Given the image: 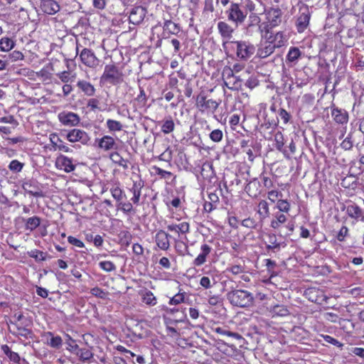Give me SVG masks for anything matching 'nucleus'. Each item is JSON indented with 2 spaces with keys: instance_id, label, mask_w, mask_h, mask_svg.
Returning a JSON list of instances; mask_svg holds the SVG:
<instances>
[{
  "instance_id": "f257e3e1",
  "label": "nucleus",
  "mask_w": 364,
  "mask_h": 364,
  "mask_svg": "<svg viewBox=\"0 0 364 364\" xmlns=\"http://www.w3.org/2000/svg\"><path fill=\"white\" fill-rule=\"evenodd\" d=\"M223 48L228 57L242 61H247L255 51V46L248 41L225 42Z\"/></svg>"
},
{
  "instance_id": "f03ea898",
  "label": "nucleus",
  "mask_w": 364,
  "mask_h": 364,
  "mask_svg": "<svg viewBox=\"0 0 364 364\" xmlns=\"http://www.w3.org/2000/svg\"><path fill=\"white\" fill-rule=\"evenodd\" d=\"M100 81L112 85H121L124 82L123 67H119L114 63L106 65L100 77Z\"/></svg>"
},
{
  "instance_id": "7ed1b4c3",
  "label": "nucleus",
  "mask_w": 364,
  "mask_h": 364,
  "mask_svg": "<svg viewBox=\"0 0 364 364\" xmlns=\"http://www.w3.org/2000/svg\"><path fill=\"white\" fill-rule=\"evenodd\" d=\"M221 104V100L208 98L204 92L199 93L196 97L195 106L202 114H213Z\"/></svg>"
},
{
  "instance_id": "20e7f679",
  "label": "nucleus",
  "mask_w": 364,
  "mask_h": 364,
  "mask_svg": "<svg viewBox=\"0 0 364 364\" xmlns=\"http://www.w3.org/2000/svg\"><path fill=\"white\" fill-rule=\"evenodd\" d=\"M227 298L233 306L245 308L252 305L254 296L247 290L234 289L227 294Z\"/></svg>"
},
{
  "instance_id": "39448f33",
  "label": "nucleus",
  "mask_w": 364,
  "mask_h": 364,
  "mask_svg": "<svg viewBox=\"0 0 364 364\" xmlns=\"http://www.w3.org/2000/svg\"><path fill=\"white\" fill-rule=\"evenodd\" d=\"M299 14L295 21V26L298 33L304 32L309 26L311 14L309 6L302 2L298 3Z\"/></svg>"
},
{
  "instance_id": "423d86ee",
  "label": "nucleus",
  "mask_w": 364,
  "mask_h": 364,
  "mask_svg": "<svg viewBox=\"0 0 364 364\" xmlns=\"http://www.w3.org/2000/svg\"><path fill=\"white\" fill-rule=\"evenodd\" d=\"M225 14H227L228 20L235 23L236 27L244 23L247 15V12L242 11L237 3H231Z\"/></svg>"
},
{
  "instance_id": "0eeeda50",
  "label": "nucleus",
  "mask_w": 364,
  "mask_h": 364,
  "mask_svg": "<svg viewBox=\"0 0 364 364\" xmlns=\"http://www.w3.org/2000/svg\"><path fill=\"white\" fill-rule=\"evenodd\" d=\"M186 319V314L183 311H181V316H178V318L164 316L167 334L173 338L179 337L181 336V330L177 327V324L178 323L185 322Z\"/></svg>"
},
{
  "instance_id": "6e6552de",
  "label": "nucleus",
  "mask_w": 364,
  "mask_h": 364,
  "mask_svg": "<svg viewBox=\"0 0 364 364\" xmlns=\"http://www.w3.org/2000/svg\"><path fill=\"white\" fill-rule=\"evenodd\" d=\"M22 188L26 193L36 198H43L45 196L40 183L36 179L31 178L23 181Z\"/></svg>"
},
{
  "instance_id": "1a4fd4ad",
  "label": "nucleus",
  "mask_w": 364,
  "mask_h": 364,
  "mask_svg": "<svg viewBox=\"0 0 364 364\" xmlns=\"http://www.w3.org/2000/svg\"><path fill=\"white\" fill-rule=\"evenodd\" d=\"M80 59L83 65L90 68H96L100 63V60L95 53L91 49L86 48L81 50Z\"/></svg>"
},
{
  "instance_id": "9d476101",
  "label": "nucleus",
  "mask_w": 364,
  "mask_h": 364,
  "mask_svg": "<svg viewBox=\"0 0 364 364\" xmlns=\"http://www.w3.org/2000/svg\"><path fill=\"white\" fill-rule=\"evenodd\" d=\"M49 140L50 145L45 146V148L48 149L49 151H55L58 150L65 153L72 152V149L64 143V141L60 138L57 133L53 132L50 134Z\"/></svg>"
},
{
  "instance_id": "9b49d317",
  "label": "nucleus",
  "mask_w": 364,
  "mask_h": 364,
  "mask_svg": "<svg viewBox=\"0 0 364 364\" xmlns=\"http://www.w3.org/2000/svg\"><path fill=\"white\" fill-rule=\"evenodd\" d=\"M218 33L222 39V47L225 43L231 42L235 33V28L232 27L228 23L224 21H220L217 24Z\"/></svg>"
},
{
  "instance_id": "f8f14e48",
  "label": "nucleus",
  "mask_w": 364,
  "mask_h": 364,
  "mask_svg": "<svg viewBox=\"0 0 364 364\" xmlns=\"http://www.w3.org/2000/svg\"><path fill=\"white\" fill-rule=\"evenodd\" d=\"M304 296L309 301L318 304H322L328 299L325 292L316 287L307 288L304 291Z\"/></svg>"
},
{
  "instance_id": "ddd939ff",
  "label": "nucleus",
  "mask_w": 364,
  "mask_h": 364,
  "mask_svg": "<svg viewBox=\"0 0 364 364\" xmlns=\"http://www.w3.org/2000/svg\"><path fill=\"white\" fill-rule=\"evenodd\" d=\"M59 122L66 127H75L80 122V116L73 112L63 111L58 114Z\"/></svg>"
},
{
  "instance_id": "4468645a",
  "label": "nucleus",
  "mask_w": 364,
  "mask_h": 364,
  "mask_svg": "<svg viewBox=\"0 0 364 364\" xmlns=\"http://www.w3.org/2000/svg\"><path fill=\"white\" fill-rule=\"evenodd\" d=\"M95 144L100 150L106 152L117 149L115 139L109 135H104L101 138L95 139Z\"/></svg>"
},
{
  "instance_id": "2eb2a0df",
  "label": "nucleus",
  "mask_w": 364,
  "mask_h": 364,
  "mask_svg": "<svg viewBox=\"0 0 364 364\" xmlns=\"http://www.w3.org/2000/svg\"><path fill=\"white\" fill-rule=\"evenodd\" d=\"M144 181L139 176L137 180L132 181V185L129 188V191L132 194L131 201L136 205H139L141 191L144 187Z\"/></svg>"
},
{
  "instance_id": "dca6fc26",
  "label": "nucleus",
  "mask_w": 364,
  "mask_h": 364,
  "mask_svg": "<svg viewBox=\"0 0 364 364\" xmlns=\"http://www.w3.org/2000/svg\"><path fill=\"white\" fill-rule=\"evenodd\" d=\"M213 251V248L206 242H203L200 246V252L197 257L193 260L192 264L194 267H201L208 260L210 255Z\"/></svg>"
},
{
  "instance_id": "f3484780",
  "label": "nucleus",
  "mask_w": 364,
  "mask_h": 364,
  "mask_svg": "<svg viewBox=\"0 0 364 364\" xmlns=\"http://www.w3.org/2000/svg\"><path fill=\"white\" fill-rule=\"evenodd\" d=\"M65 137L71 143L81 142L83 144H86L90 139L85 131L79 129L70 130Z\"/></svg>"
},
{
  "instance_id": "a211bd4d",
  "label": "nucleus",
  "mask_w": 364,
  "mask_h": 364,
  "mask_svg": "<svg viewBox=\"0 0 364 364\" xmlns=\"http://www.w3.org/2000/svg\"><path fill=\"white\" fill-rule=\"evenodd\" d=\"M55 165L58 169L63 171L65 173H70L75 168V165L73 164V159L63 154H60L57 156Z\"/></svg>"
},
{
  "instance_id": "6ab92c4d",
  "label": "nucleus",
  "mask_w": 364,
  "mask_h": 364,
  "mask_svg": "<svg viewBox=\"0 0 364 364\" xmlns=\"http://www.w3.org/2000/svg\"><path fill=\"white\" fill-rule=\"evenodd\" d=\"M331 114L333 121L338 124H347L349 119L348 112L334 105L331 107Z\"/></svg>"
},
{
  "instance_id": "aec40b11",
  "label": "nucleus",
  "mask_w": 364,
  "mask_h": 364,
  "mask_svg": "<svg viewBox=\"0 0 364 364\" xmlns=\"http://www.w3.org/2000/svg\"><path fill=\"white\" fill-rule=\"evenodd\" d=\"M170 235L163 230L156 232L154 236V241L158 248L167 251L170 247Z\"/></svg>"
},
{
  "instance_id": "412c9836",
  "label": "nucleus",
  "mask_w": 364,
  "mask_h": 364,
  "mask_svg": "<svg viewBox=\"0 0 364 364\" xmlns=\"http://www.w3.org/2000/svg\"><path fill=\"white\" fill-rule=\"evenodd\" d=\"M146 14V10L142 6H135L129 14V22L138 25L143 21Z\"/></svg>"
},
{
  "instance_id": "4be33fe9",
  "label": "nucleus",
  "mask_w": 364,
  "mask_h": 364,
  "mask_svg": "<svg viewBox=\"0 0 364 364\" xmlns=\"http://www.w3.org/2000/svg\"><path fill=\"white\" fill-rule=\"evenodd\" d=\"M275 50V46L273 42L269 40L264 43H261L257 50V57L259 58H266L270 56Z\"/></svg>"
},
{
  "instance_id": "5701e85b",
  "label": "nucleus",
  "mask_w": 364,
  "mask_h": 364,
  "mask_svg": "<svg viewBox=\"0 0 364 364\" xmlns=\"http://www.w3.org/2000/svg\"><path fill=\"white\" fill-rule=\"evenodd\" d=\"M282 15V10L279 8L271 9L268 11L267 18L271 28L278 26L281 23Z\"/></svg>"
},
{
  "instance_id": "b1692460",
  "label": "nucleus",
  "mask_w": 364,
  "mask_h": 364,
  "mask_svg": "<svg viewBox=\"0 0 364 364\" xmlns=\"http://www.w3.org/2000/svg\"><path fill=\"white\" fill-rule=\"evenodd\" d=\"M166 228L170 232H174L180 237L182 235H186L190 232V224L188 222L183 221L178 224L171 223L166 226Z\"/></svg>"
},
{
  "instance_id": "393cba45",
  "label": "nucleus",
  "mask_w": 364,
  "mask_h": 364,
  "mask_svg": "<svg viewBox=\"0 0 364 364\" xmlns=\"http://www.w3.org/2000/svg\"><path fill=\"white\" fill-rule=\"evenodd\" d=\"M41 9L44 13L53 15L60 10V6L54 0H41Z\"/></svg>"
},
{
  "instance_id": "a878e982",
  "label": "nucleus",
  "mask_w": 364,
  "mask_h": 364,
  "mask_svg": "<svg viewBox=\"0 0 364 364\" xmlns=\"http://www.w3.org/2000/svg\"><path fill=\"white\" fill-rule=\"evenodd\" d=\"M269 312L272 318L285 317L290 314L289 309L284 304H276L270 306Z\"/></svg>"
},
{
  "instance_id": "bb28decb",
  "label": "nucleus",
  "mask_w": 364,
  "mask_h": 364,
  "mask_svg": "<svg viewBox=\"0 0 364 364\" xmlns=\"http://www.w3.org/2000/svg\"><path fill=\"white\" fill-rule=\"evenodd\" d=\"M76 85L86 96L92 97L95 94L96 89L95 86L87 80H80L77 82Z\"/></svg>"
},
{
  "instance_id": "cd10ccee",
  "label": "nucleus",
  "mask_w": 364,
  "mask_h": 364,
  "mask_svg": "<svg viewBox=\"0 0 364 364\" xmlns=\"http://www.w3.org/2000/svg\"><path fill=\"white\" fill-rule=\"evenodd\" d=\"M287 216L284 213H275L270 222V227L274 230H279L284 224L287 222Z\"/></svg>"
},
{
  "instance_id": "c85d7f7f",
  "label": "nucleus",
  "mask_w": 364,
  "mask_h": 364,
  "mask_svg": "<svg viewBox=\"0 0 364 364\" xmlns=\"http://www.w3.org/2000/svg\"><path fill=\"white\" fill-rule=\"evenodd\" d=\"M235 77L233 70L230 66L224 67L222 72V78L224 81V84L229 89L232 90L234 88L235 82L232 83V79Z\"/></svg>"
},
{
  "instance_id": "c756f323",
  "label": "nucleus",
  "mask_w": 364,
  "mask_h": 364,
  "mask_svg": "<svg viewBox=\"0 0 364 364\" xmlns=\"http://www.w3.org/2000/svg\"><path fill=\"white\" fill-rule=\"evenodd\" d=\"M26 322L27 325H26V326H23V328L21 327L18 328V329H16V333H15V334L18 336L23 337L26 339H33L34 337V333L31 330L33 321L32 320H26Z\"/></svg>"
},
{
  "instance_id": "7c9ffc66",
  "label": "nucleus",
  "mask_w": 364,
  "mask_h": 364,
  "mask_svg": "<svg viewBox=\"0 0 364 364\" xmlns=\"http://www.w3.org/2000/svg\"><path fill=\"white\" fill-rule=\"evenodd\" d=\"M109 192L112 198L115 200L116 204L121 200L126 199L127 196L124 191L120 187V184L117 183L112 186L109 188Z\"/></svg>"
},
{
  "instance_id": "2f4dec72",
  "label": "nucleus",
  "mask_w": 364,
  "mask_h": 364,
  "mask_svg": "<svg viewBox=\"0 0 364 364\" xmlns=\"http://www.w3.org/2000/svg\"><path fill=\"white\" fill-rule=\"evenodd\" d=\"M79 360L82 363H90L91 360L94 357V354L92 352L91 349L87 348H80L75 353Z\"/></svg>"
},
{
  "instance_id": "473e14b6",
  "label": "nucleus",
  "mask_w": 364,
  "mask_h": 364,
  "mask_svg": "<svg viewBox=\"0 0 364 364\" xmlns=\"http://www.w3.org/2000/svg\"><path fill=\"white\" fill-rule=\"evenodd\" d=\"M346 213L349 218L355 220H358L363 215L362 208L355 203L347 206Z\"/></svg>"
},
{
  "instance_id": "72a5a7b5",
  "label": "nucleus",
  "mask_w": 364,
  "mask_h": 364,
  "mask_svg": "<svg viewBox=\"0 0 364 364\" xmlns=\"http://www.w3.org/2000/svg\"><path fill=\"white\" fill-rule=\"evenodd\" d=\"M134 203L131 201L124 202L121 200L116 204V206L119 210L122 212L126 215H133L136 213L135 208H134Z\"/></svg>"
},
{
  "instance_id": "f704fd0d",
  "label": "nucleus",
  "mask_w": 364,
  "mask_h": 364,
  "mask_svg": "<svg viewBox=\"0 0 364 364\" xmlns=\"http://www.w3.org/2000/svg\"><path fill=\"white\" fill-rule=\"evenodd\" d=\"M164 32L168 34L178 36L181 32V27L178 23L173 22L171 20H165L163 25Z\"/></svg>"
},
{
  "instance_id": "c9c22d12",
  "label": "nucleus",
  "mask_w": 364,
  "mask_h": 364,
  "mask_svg": "<svg viewBox=\"0 0 364 364\" xmlns=\"http://www.w3.org/2000/svg\"><path fill=\"white\" fill-rule=\"evenodd\" d=\"M272 36H270L268 40L270 42H273V45L275 46V48H281L287 42V38L284 31H279L274 34L273 38L271 40Z\"/></svg>"
},
{
  "instance_id": "e433bc0d",
  "label": "nucleus",
  "mask_w": 364,
  "mask_h": 364,
  "mask_svg": "<svg viewBox=\"0 0 364 364\" xmlns=\"http://www.w3.org/2000/svg\"><path fill=\"white\" fill-rule=\"evenodd\" d=\"M267 241L265 242L267 250H279L281 243L277 241V235L274 233H269L266 235Z\"/></svg>"
},
{
  "instance_id": "4c0bfd02",
  "label": "nucleus",
  "mask_w": 364,
  "mask_h": 364,
  "mask_svg": "<svg viewBox=\"0 0 364 364\" xmlns=\"http://www.w3.org/2000/svg\"><path fill=\"white\" fill-rule=\"evenodd\" d=\"M1 351L8 357L10 361L19 364L21 358L18 353L14 352L11 350V348L6 345H2L1 346Z\"/></svg>"
},
{
  "instance_id": "58836bf2",
  "label": "nucleus",
  "mask_w": 364,
  "mask_h": 364,
  "mask_svg": "<svg viewBox=\"0 0 364 364\" xmlns=\"http://www.w3.org/2000/svg\"><path fill=\"white\" fill-rule=\"evenodd\" d=\"M175 129V123L172 119L171 116H168L166 117L163 122L161 127V131L165 134H168L171 133Z\"/></svg>"
},
{
  "instance_id": "ea45409f",
  "label": "nucleus",
  "mask_w": 364,
  "mask_h": 364,
  "mask_svg": "<svg viewBox=\"0 0 364 364\" xmlns=\"http://www.w3.org/2000/svg\"><path fill=\"white\" fill-rule=\"evenodd\" d=\"M16 46V41L9 37H2L0 39V50L2 52H9Z\"/></svg>"
},
{
  "instance_id": "a19ab883",
  "label": "nucleus",
  "mask_w": 364,
  "mask_h": 364,
  "mask_svg": "<svg viewBox=\"0 0 364 364\" xmlns=\"http://www.w3.org/2000/svg\"><path fill=\"white\" fill-rule=\"evenodd\" d=\"M41 219L38 216H32L25 220V229L31 232L40 226Z\"/></svg>"
},
{
  "instance_id": "79ce46f5",
  "label": "nucleus",
  "mask_w": 364,
  "mask_h": 364,
  "mask_svg": "<svg viewBox=\"0 0 364 364\" xmlns=\"http://www.w3.org/2000/svg\"><path fill=\"white\" fill-rule=\"evenodd\" d=\"M257 212L262 220L269 216V204L265 200H262L259 202Z\"/></svg>"
},
{
  "instance_id": "37998d69",
  "label": "nucleus",
  "mask_w": 364,
  "mask_h": 364,
  "mask_svg": "<svg viewBox=\"0 0 364 364\" xmlns=\"http://www.w3.org/2000/svg\"><path fill=\"white\" fill-rule=\"evenodd\" d=\"M200 174L204 179L210 178L214 175L213 164L205 161L202 164Z\"/></svg>"
},
{
  "instance_id": "c03bdc74",
  "label": "nucleus",
  "mask_w": 364,
  "mask_h": 364,
  "mask_svg": "<svg viewBox=\"0 0 364 364\" xmlns=\"http://www.w3.org/2000/svg\"><path fill=\"white\" fill-rule=\"evenodd\" d=\"M212 331L215 333L220 334V335L232 337L236 340L242 339V336L240 333H238L237 332H232V331L225 330L222 327H219V326L213 327Z\"/></svg>"
},
{
  "instance_id": "a18cd8bd",
  "label": "nucleus",
  "mask_w": 364,
  "mask_h": 364,
  "mask_svg": "<svg viewBox=\"0 0 364 364\" xmlns=\"http://www.w3.org/2000/svg\"><path fill=\"white\" fill-rule=\"evenodd\" d=\"M56 76L63 83L72 82L76 78V73H72L69 70H64L59 72L56 74Z\"/></svg>"
},
{
  "instance_id": "49530a36",
  "label": "nucleus",
  "mask_w": 364,
  "mask_h": 364,
  "mask_svg": "<svg viewBox=\"0 0 364 364\" xmlns=\"http://www.w3.org/2000/svg\"><path fill=\"white\" fill-rule=\"evenodd\" d=\"M119 243L128 247L132 242V235L128 230H121L118 234Z\"/></svg>"
},
{
  "instance_id": "de8ad7c7",
  "label": "nucleus",
  "mask_w": 364,
  "mask_h": 364,
  "mask_svg": "<svg viewBox=\"0 0 364 364\" xmlns=\"http://www.w3.org/2000/svg\"><path fill=\"white\" fill-rule=\"evenodd\" d=\"M148 97L146 95L144 90L139 87V94L135 97L134 102L139 108H144L146 106Z\"/></svg>"
},
{
  "instance_id": "09e8293b",
  "label": "nucleus",
  "mask_w": 364,
  "mask_h": 364,
  "mask_svg": "<svg viewBox=\"0 0 364 364\" xmlns=\"http://www.w3.org/2000/svg\"><path fill=\"white\" fill-rule=\"evenodd\" d=\"M301 55V53L299 48L291 47L287 55V61L293 63L297 60Z\"/></svg>"
},
{
  "instance_id": "8fccbe9b",
  "label": "nucleus",
  "mask_w": 364,
  "mask_h": 364,
  "mask_svg": "<svg viewBox=\"0 0 364 364\" xmlns=\"http://www.w3.org/2000/svg\"><path fill=\"white\" fill-rule=\"evenodd\" d=\"M106 126L109 132H120L123 129L122 124L119 121L112 119L107 120Z\"/></svg>"
},
{
  "instance_id": "3c124183",
  "label": "nucleus",
  "mask_w": 364,
  "mask_h": 364,
  "mask_svg": "<svg viewBox=\"0 0 364 364\" xmlns=\"http://www.w3.org/2000/svg\"><path fill=\"white\" fill-rule=\"evenodd\" d=\"M276 208L279 213L287 214L291 210V203L287 199H279L277 201Z\"/></svg>"
},
{
  "instance_id": "603ef678",
  "label": "nucleus",
  "mask_w": 364,
  "mask_h": 364,
  "mask_svg": "<svg viewBox=\"0 0 364 364\" xmlns=\"http://www.w3.org/2000/svg\"><path fill=\"white\" fill-rule=\"evenodd\" d=\"M274 141L275 142V148L278 151H282L284 146V137L282 132L278 131L275 133L274 135Z\"/></svg>"
},
{
  "instance_id": "864d4df0",
  "label": "nucleus",
  "mask_w": 364,
  "mask_h": 364,
  "mask_svg": "<svg viewBox=\"0 0 364 364\" xmlns=\"http://www.w3.org/2000/svg\"><path fill=\"white\" fill-rule=\"evenodd\" d=\"M240 225L242 227L251 230L257 228L258 223L254 218L248 217L241 220Z\"/></svg>"
},
{
  "instance_id": "5fc2aeb1",
  "label": "nucleus",
  "mask_w": 364,
  "mask_h": 364,
  "mask_svg": "<svg viewBox=\"0 0 364 364\" xmlns=\"http://www.w3.org/2000/svg\"><path fill=\"white\" fill-rule=\"evenodd\" d=\"M111 159L118 164L119 166L123 167L124 169L128 168V161L124 159L117 152L112 153L110 155Z\"/></svg>"
},
{
  "instance_id": "6e6d98bb",
  "label": "nucleus",
  "mask_w": 364,
  "mask_h": 364,
  "mask_svg": "<svg viewBox=\"0 0 364 364\" xmlns=\"http://www.w3.org/2000/svg\"><path fill=\"white\" fill-rule=\"evenodd\" d=\"M215 281L213 277L210 279L208 276H203L199 282L200 285L205 289H210L215 284Z\"/></svg>"
},
{
  "instance_id": "4d7b16f0",
  "label": "nucleus",
  "mask_w": 364,
  "mask_h": 364,
  "mask_svg": "<svg viewBox=\"0 0 364 364\" xmlns=\"http://www.w3.org/2000/svg\"><path fill=\"white\" fill-rule=\"evenodd\" d=\"M142 301L147 305L154 306L156 304V298L151 291H147L143 294Z\"/></svg>"
},
{
  "instance_id": "13d9d810",
  "label": "nucleus",
  "mask_w": 364,
  "mask_h": 364,
  "mask_svg": "<svg viewBox=\"0 0 364 364\" xmlns=\"http://www.w3.org/2000/svg\"><path fill=\"white\" fill-rule=\"evenodd\" d=\"M159 161L171 163L173 159V150L168 146L166 150L157 156Z\"/></svg>"
},
{
  "instance_id": "bf43d9fd",
  "label": "nucleus",
  "mask_w": 364,
  "mask_h": 364,
  "mask_svg": "<svg viewBox=\"0 0 364 364\" xmlns=\"http://www.w3.org/2000/svg\"><path fill=\"white\" fill-rule=\"evenodd\" d=\"M48 334L52 336L48 342V345L54 348H60L63 344L62 338L60 336H53V334L51 332H48Z\"/></svg>"
},
{
  "instance_id": "052dcab7",
  "label": "nucleus",
  "mask_w": 364,
  "mask_h": 364,
  "mask_svg": "<svg viewBox=\"0 0 364 364\" xmlns=\"http://www.w3.org/2000/svg\"><path fill=\"white\" fill-rule=\"evenodd\" d=\"M259 179L264 188L269 189L274 186L273 180L264 171L259 175Z\"/></svg>"
},
{
  "instance_id": "680f3d73",
  "label": "nucleus",
  "mask_w": 364,
  "mask_h": 364,
  "mask_svg": "<svg viewBox=\"0 0 364 364\" xmlns=\"http://www.w3.org/2000/svg\"><path fill=\"white\" fill-rule=\"evenodd\" d=\"M29 257L34 258L36 261H45L46 259V252L38 250H33L28 252Z\"/></svg>"
},
{
  "instance_id": "e2e57ef3",
  "label": "nucleus",
  "mask_w": 364,
  "mask_h": 364,
  "mask_svg": "<svg viewBox=\"0 0 364 364\" xmlns=\"http://www.w3.org/2000/svg\"><path fill=\"white\" fill-rule=\"evenodd\" d=\"M87 107L92 112L101 110L100 100L95 97L90 98L87 102Z\"/></svg>"
},
{
  "instance_id": "0e129e2a",
  "label": "nucleus",
  "mask_w": 364,
  "mask_h": 364,
  "mask_svg": "<svg viewBox=\"0 0 364 364\" xmlns=\"http://www.w3.org/2000/svg\"><path fill=\"white\" fill-rule=\"evenodd\" d=\"M67 348L66 349L71 353L75 354L76 350L78 349L79 346L76 343V341L73 339L70 336L67 335L66 339Z\"/></svg>"
},
{
  "instance_id": "69168bd1",
  "label": "nucleus",
  "mask_w": 364,
  "mask_h": 364,
  "mask_svg": "<svg viewBox=\"0 0 364 364\" xmlns=\"http://www.w3.org/2000/svg\"><path fill=\"white\" fill-rule=\"evenodd\" d=\"M99 267L106 272H111L116 269V265L112 261H101L99 263Z\"/></svg>"
},
{
  "instance_id": "338daca9",
  "label": "nucleus",
  "mask_w": 364,
  "mask_h": 364,
  "mask_svg": "<svg viewBox=\"0 0 364 364\" xmlns=\"http://www.w3.org/2000/svg\"><path fill=\"white\" fill-rule=\"evenodd\" d=\"M227 272L231 273L233 275H239L245 273V267L241 264H232L227 268Z\"/></svg>"
},
{
  "instance_id": "774afa93",
  "label": "nucleus",
  "mask_w": 364,
  "mask_h": 364,
  "mask_svg": "<svg viewBox=\"0 0 364 364\" xmlns=\"http://www.w3.org/2000/svg\"><path fill=\"white\" fill-rule=\"evenodd\" d=\"M209 137L211 141L215 143H219L223 140V131L219 129H213L209 134Z\"/></svg>"
}]
</instances>
